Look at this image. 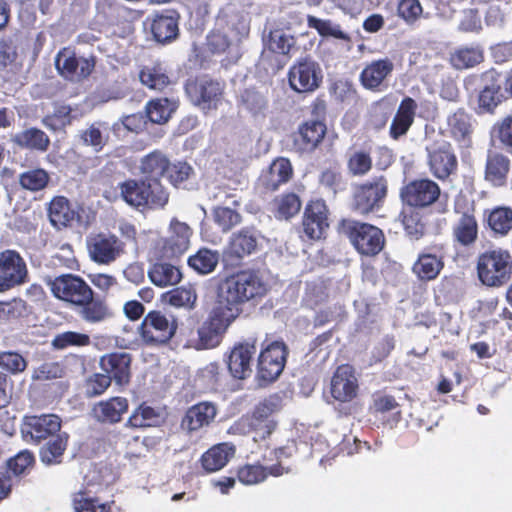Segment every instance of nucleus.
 <instances>
[{
  "instance_id": "1",
  "label": "nucleus",
  "mask_w": 512,
  "mask_h": 512,
  "mask_svg": "<svg viewBox=\"0 0 512 512\" xmlns=\"http://www.w3.org/2000/svg\"><path fill=\"white\" fill-rule=\"evenodd\" d=\"M269 290V284L253 268L240 269L223 277L216 286L214 305L198 327L194 348L218 347L229 327L243 313L244 305L260 304Z\"/></svg>"
},
{
  "instance_id": "2",
  "label": "nucleus",
  "mask_w": 512,
  "mask_h": 512,
  "mask_svg": "<svg viewBox=\"0 0 512 512\" xmlns=\"http://www.w3.org/2000/svg\"><path fill=\"white\" fill-rule=\"evenodd\" d=\"M51 294L78 310L82 320L90 324L106 321L112 312L104 299L95 297L90 285L79 275L65 273L45 279Z\"/></svg>"
},
{
  "instance_id": "3",
  "label": "nucleus",
  "mask_w": 512,
  "mask_h": 512,
  "mask_svg": "<svg viewBox=\"0 0 512 512\" xmlns=\"http://www.w3.org/2000/svg\"><path fill=\"white\" fill-rule=\"evenodd\" d=\"M283 408V399L277 394H270L255 404L251 412L242 415L229 428L232 435L254 433V441H264L271 437L278 427L275 415Z\"/></svg>"
},
{
  "instance_id": "4",
  "label": "nucleus",
  "mask_w": 512,
  "mask_h": 512,
  "mask_svg": "<svg viewBox=\"0 0 512 512\" xmlns=\"http://www.w3.org/2000/svg\"><path fill=\"white\" fill-rule=\"evenodd\" d=\"M118 188L120 198L139 211L164 209L170 198L168 189L157 178H128Z\"/></svg>"
},
{
  "instance_id": "5",
  "label": "nucleus",
  "mask_w": 512,
  "mask_h": 512,
  "mask_svg": "<svg viewBox=\"0 0 512 512\" xmlns=\"http://www.w3.org/2000/svg\"><path fill=\"white\" fill-rule=\"evenodd\" d=\"M338 232L345 236L362 256L374 257L385 247L384 232L367 222L350 218L341 219L338 223Z\"/></svg>"
},
{
  "instance_id": "6",
  "label": "nucleus",
  "mask_w": 512,
  "mask_h": 512,
  "mask_svg": "<svg viewBox=\"0 0 512 512\" xmlns=\"http://www.w3.org/2000/svg\"><path fill=\"white\" fill-rule=\"evenodd\" d=\"M456 219L451 226V239L455 247L470 248L479 238V224L476 217L475 202L465 194L459 193L453 201Z\"/></svg>"
},
{
  "instance_id": "7",
  "label": "nucleus",
  "mask_w": 512,
  "mask_h": 512,
  "mask_svg": "<svg viewBox=\"0 0 512 512\" xmlns=\"http://www.w3.org/2000/svg\"><path fill=\"white\" fill-rule=\"evenodd\" d=\"M476 269L483 285L503 287L512 278V254L501 247L486 250L478 256Z\"/></svg>"
},
{
  "instance_id": "8",
  "label": "nucleus",
  "mask_w": 512,
  "mask_h": 512,
  "mask_svg": "<svg viewBox=\"0 0 512 512\" xmlns=\"http://www.w3.org/2000/svg\"><path fill=\"white\" fill-rule=\"evenodd\" d=\"M177 330L178 321L174 316L160 310H151L144 315L138 334L146 346L160 348L171 342Z\"/></svg>"
},
{
  "instance_id": "9",
  "label": "nucleus",
  "mask_w": 512,
  "mask_h": 512,
  "mask_svg": "<svg viewBox=\"0 0 512 512\" xmlns=\"http://www.w3.org/2000/svg\"><path fill=\"white\" fill-rule=\"evenodd\" d=\"M500 76V73L494 68L472 76V79L480 86L476 96V105L473 107L476 115H494L497 108L505 101L506 97L502 92Z\"/></svg>"
},
{
  "instance_id": "10",
  "label": "nucleus",
  "mask_w": 512,
  "mask_h": 512,
  "mask_svg": "<svg viewBox=\"0 0 512 512\" xmlns=\"http://www.w3.org/2000/svg\"><path fill=\"white\" fill-rule=\"evenodd\" d=\"M62 420L53 413L27 414L22 418L20 432L22 438L39 445L61 431Z\"/></svg>"
},
{
  "instance_id": "11",
  "label": "nucleus",
  "mask_w": 512,
  "mask_h": 512,
  "mask_svg": "<svg viewBox=\"0 0 512 512\" xmlns=\"http://www.w3.org/2000/svg\"><path fill=\"white\" fill-rule=\"evenodd\" d=\"M440 195L439 184L428 177L413 179L400 190L403 205L413 209L429 208L439 200Z\"/></svg>"
},
{
  "instance_id": "12",
  "label": "nucleus",
  "mask_w": 512,
  "mask_h": 512,
  "mask_svg": "<svg viewBox=\"0 0 512 512\" xmlns=\"http://www.w3.org/2000/svg\"><path fill=\"white\" fill-rule=\"evenodd\" d=\"M58 74L68 81H82L87 79L94 71L95 56L78 57L72 47L61 48L54 60Z\"/></svg>"
},
{
  "instance_id": "13",
  "label": "nucleus",
  "mask_w": 512,
  "mask_h": 512,
  "mask_svg": "<svg viewBox=\"0 0 512 512\" xmlns=\"http://www.w3.org/2000/svg\"><path fill=\"white\" fill-rule=\"evenodd\" d=\"M388 193V181L385 176H377L355 187L353 210L368 215L378 209Z\"/></svg>"
},
{
  "instance_id": "14",
  "label": "nucleus",
  "mask_w": 512,
  "mask_h": 512,
  "mask_svg": "<svg viewBox=\"0 0 512 512\" xmlns=\"http://www.w3.org/2000/svg\"><path fill=\"white\" fill-rule=\"evenodd\" d=\"M290 88L297 93H312L322 84L320 65L309 57L297 60L287 74Z\"/></svg>"
},
{
  "instance_id": "15",
  "label": "nucleus",
  "mask_w": 512,
  "mask_h": 512,
  "mask_svg": "<svg viewBox=\"0 0 512 512\" xmlns=\"http://www.w3.org/2000/svg\"><path fill=\"white\" fill-rule=\"evenodd\" d=\"M326 135L327 126L323 120H305L291 135L292 148L299 155L312 154L321 147Z\"/></svg>"
},
{
  "instance_id": "16",
  "label": "nucleus",
  "mask_w": 512,
  "mask_h": 512,
  "mask_svg": "<svg viewBox=\"0 0 512 512\" xmlns=\"http://www.w3.org/2000/svg\"><path fill=\"white\" fill-rule=\"evenodd\" d=\"M258 238L253 228L244 227L231 234L222 252V259L226 265L240 266L243 260L256 252Z\"/></svg>"
},
{
  "instance_id": "17",
  "label": "nucleus",
  "mask_w": 512,
  "mask_h": 512,
  "mask_svg": "<svg viewBox=\"0 0 512 512\" xmlns=\"http://www.w3.org/2000/svg\"><path fill=\"white\" fill-rule=\"evenodd\" d=\"M330 211L321 198L310 199L302 216L301 226L303 235L307 240H320L329 228Z\"/></svg>"
},
{
  "instance_id": "18",
  "label": "nucleus",
  "mask_w": 512,
  "mask_h": 512,
  "mask_svg": "<svg viewBox=\"0 0 512 512\" xmlns=\"http://www.w3.org/2000/svg\"><path fill=\"white\" fill-rule=\"evenodd\" d=\"M90 259L99 265H109L124 253V242L115 234L99 232L86 239Z\"/></svg>"
},
{
  "instance_id": "19",
  "label": "nucleus",
  "mask_w": 512,
  "mask_h": 512,
  "mask_svg": "<svg viewBox=\"0 0 512 512\" xmlns=\"http://www.w3.org/2000/svg\"><path fill=\"white\" fill-rule=\"evenodd\" d=\"M289 350L283 341H273L263 348L257 359L259 378L272 382L285 368Z\"/></svg>"
},
{
  "instance_id": "20",
  "label": "nucleus",
  "mask_w": 512,
  "mask_h": 512,
  "mask_svg": "<svg viewBox=\"0 0 512 512\" xmlns=\"http://www.w3.org/2000/svg\"><path fill=\"white\" fill-rule=\"evenodd\" d=\"M429 170L432 175L441 180H447L458 170V159L452 144L442 140L427 148Z\"/></svg>"
},
{
  "instance_id": "21",
  "label": "nucleus",
  "mask_w": 512,
  "mask_h": 512,
  "mask_svg": "<svg viewBox=\"0 0 512 512\" xmlns=\"http://www.w3.org/2000/svg\"><path fill=\"white\" fill-rule=\"evenodd\" d=\"M0 281L6 291L29 282V270L25 259L14 249L0 252Z\"/></svg>"
},
{
  "instance_id": "22",
  "label": "nucleus",
  "mask_w": 512,
  "mask_h": 512,
  "mask_svg": "<svg viewBox=\"0 0 512 512\" xmlns=\"http://www.w3.org/2000/svg\"><path fill=\"white\" fill-rule=\"evenodd\" d=\"M192 234L193 230L188 224L173 218L169 224L168 236L161 238L157 243L161 256L167 259L182 256L190 246Z\"/></svg>"
},
{
  "instance_id": "23",
  "label": "nucleus",
  "mask_w": 512,
  "mask_h": 512,
  "mask_svg": "<svg viewBox=\"0 0 512 512\" xmlns=\"http://www.w3.org/2000/svg\"><path fill=\"white\" fill-rule=\"evenodd\" d=\"M224 84L204 76L187 85L193 103L203 111L215 110L222 101Z\"/></svg>"
},
{
  "instance_id": "24",
  "label": "nucleus",
  "mask_w": 512,
  "mask_h": 512,
  "mask_svg": "<svg viewBox=\"0 0 512 512\" xmlns=\"http://www.w3.org/2000/svg\"><path fill=\"white\" fill-rule=\"evenodd\" d=\"M257 350V338L249 337L236 343L227 357L230 375L237 380H245L252 375V359Z\"/></svg>"
},
{
  "instance_id": "25",
  "label": "nucleus",
  "mask_w": 512,
  "mask_h": 512,
  "mask_svg": "<svg viewBox=\"0 0 512 512\" xmlns=\"http://www.w3.org/2000/svg\"><path fill=\"white\" fill-rule=\"evenodd\" d=\"M358 392L359 384L354 368L349 364L338 366L331 378V396L338 402L347 403L354 400Z\"/></svg>"
},
{
  "instance_id": "26",
  "label": "nucleus",
  "mask_w": 512,
  "mask_h": 512,
  "mask_svg": "<svg viewBox=\"0 0 512 512\" xmlns=\"http://www.w3.org/2000/svg\"><path fill=\"white\" fill-rule=\"evenodd\" d=\"M132 355L127 352H111L100 357V368L119 386L131 380Z\"/></svg>"
},
{
  "instance_id": "27",
  "label": "nucleus",
  "mask_w": 512,
  "mask_h": 512,
  "mask_svg": "<svg viewBox=\"0 0 512 512\" xmlns=\"http://www.w3.org/2000/svg\"><path fill=\"white\" fill-rule=\"evenodd\" d=\"M393 70L394 63L388 57L372 60L361 71L359 80L364 88L380 91L382 87L387 86L385 82Z\"/></svg>"
},
{
  "instance_id": "28",
  "label": "nucleus",
  "mask_w": 512,
  "mask_h": 512,
  "mask_svg": "<svg viewBox=\"0 0 512 512\" xmlns=\"http://www.w3.org/2000/svg\"><path fill=\"white\" fill-rule=\"evenodd\" d=\"M472 115L465 108L460 107L447 116V131L449 136L458 144L469 146L474 133Z\"/></svg>"
},
{
  "instance_id": "29",
  "label": "nucleus",
  "mask_w": 512,
  "mask_h": 512,
  "mask_svg": "<svg viewBox=\"0 0 512 512\" xmlns=\"http://www.w3.org/2000/svg\"><path fill=\"white\" fill-rule=\"evenodd\" d=\"M179 13L174 9H167L154 15L150 29L154 39L160 43H169L179 34Z\"/></svg>"
},
{
  "instance_id": "30",
  "label": "nucleus",
  "mask_w": 512,
  "mask_h": 512,
  "mask_svg": "<svg viewBox=\"0 0 512 512\" xmlns=\"http://www.w3.org/2000/svg\"><path fill=\"white\" fill-rule=\"evenodd\" d=\"M47 216L51 225L57 230L72 227L80 218L70 200L65 196H54L47 207Z\"/></svg>"
},
{
  "instance_id": "31",
  "label": "nucleus",
  "mask_w": 512,
  "mask_h": 512,
  "mask_svg": "<svg viewBox=\"0 0 512 512\" xmlns=\"http://www.w3.org/2000/svg\"><path fill=\"white\" fill-rule=\"evenodd\" d=\"M293 167L288 158L278 157L259 178L261 187L267 192H274L293 176Z\"/></svg>"
},
{
  "instance_id": "32",
  "label": "nucleus",
  "mask_w": 512,
  "mask_h": 512,
  "mask_svg": "<svg viewBox=\"0 0 512 512\" xmlns=\"http://www.w3.org/2000/svg\"><path fill=\"white\" fill-rule=\"evenodd\" d=\"M128 409L129 402L127 398L115 396L94 404L91 413L93 418L100 423L116 424L122 420Z\"/></svg>"
},
{
  "instance_id": "33",
  "label": "nucleus",
  "mask_w": 512,
  "mask_h": 512,
  "mask_svg": "<svg viewBox=\"0 0 512 512\" xmlns=\"http://www.w3.org/2000/svg\"><path fill=\"white\" fill-rule=\"evenodd\" d=\"M511 168V161L502 152L488 151L484 179L493 187H503L507 184L508 175Z\"/></svg>"
},
{
  "instance_id": "34",
  "label": "nucleus",
  "mask_w": 512,
  "mask_h": 512,
  "mask_svg": "<svg viewBox=\"0 0 512 512\" xmlns=\"http://www.w3.org/2000/svg\"><path fill=\"white\" fill-rule=\"evenodd\" d=\"M417 107L412 97L406 96L401 100L389 128L390 138L399 140L407 134L414 123Z\"/></svg>"
},
{
  "instance_id": "35",
  "label": "nucleus",
  "mask_w": 512,
  "mask_h": 512,
  "mask_svg": "<svg viewBox=\"0 0 512 512\" xmlns=\"http://www.w3.org/2000/svg\"><path fill=\"white\" fill-rule=\"evenodd\" d=\"M487 229L494 238L507 237L512 232V207L498 205L484 211Z\"/></svg>"
},
{
  "instance_id": "36",
  "label": "nucleus",
  "mask_w": 512,
  "mask_h": 512,
  "mask_svg": "<svg viewBox=\"0 0 512 512\" xmlns=\"http://www.w3.org/2000/svg\"><path fill=\"white\" fill-rule=\"evenodd\" d=\"M216 414V407L212 403H197L186 411L181 421V428L189 433L197 431L204 426H208Z\"/></svg>"
},
{
  "instance_id": "37",
  "label": "nucleus",
  "mask_w": 512,
  "mask_h": 512,
  "mask_svg": "<svg viewBox=\"0 0 512 512\" xmlns=\"http://www.w3.org/2000/svg\"><path fill=\"white\" fill-rule=\"evenodd\" d=\"M444 268V256L421 252L412 266V272L421 281L435 280Z\"/></svg>"
},
{
  "instance_id": "38",
  "label": "nucleus",
  "mask_w": 512,
  "mask_h": 512,
  "mask_svg": "<svg viewBox=\"0 0 512 512\" xmlns=\"http://www.w3.org/2000/svg\"><path fill=\"white\" fill-rule=\"evenodd\" d=\"M12 142L21 149L46 152L50 147L49 136L37 127H30L16 133L12 137Z\"/></svg>"
},
{
  "instance_id": "39",
  "label": "nucleus",
  "mask_w": 512,
  "mask_h": 512,
  "mask_svg": "<svg viewBox=\"0 0 512 512\" xmlns=\"http://www.w3.org/2000/svg\"><path fill=\"white\" fill-rule=\"evenodd\" d=\"M169 157L161 150H153L140 160V172L145 179H158L164 177L169 167Z\"/></svg>"
},
{
  "instance_id": "40",
  "label": "nucleus",
  "mask_w": 512,
  "mask_h": 512,
  "mask_svg": "<svg viewBox=\"0 0 512 512\" xmlns=\"http://www.w3.org/2000/svg\"><path fill=\"white\" fill-rule=\"evenodd\" d=\"M235 448L229 443L212 446L201 456V465L207 472H215L223 468L234 455Z\"/></svg>"
},
{
  "instance_id": "41",
  "label": "nucleus",
  "mask_w": 512,
  "mask_h": 512,
  "mask_svg": "<svg viewBox=\"0 0 512 512\" xmlns=\"http://www.w3.org/2000/svg\"><path fill=\"white\" fill-rule=\"evenodd\" d=\"M302 207L300 196L295 192H284L272 201V213L278 220H290Z\"/></svg>"
},
{
  "instance_id": "42",
  "label": "nucleus",
  "mask_w": 512,
  "mask_h": 512,
  "mask_svg": "<svg viewBox=\"0 0 512 512\" xmlns=\"http://www.w3.org/2000/svg\"><path fill=\"white\" fill-rule=\"evenodd\" d=\"M69 435L66 432H59L50 437L41 447L40 460L47 465L59 464L68 446Z\"/></svg>"
},
{
  "instance_id": "43",
  "label": "nucleus",
  "mask_w": 512,
  "mask_h": 512,
  "mask_svg": "<svg viewBox=\"0 0 512 512\" xmlns=\"http://www.w3.org/2000/svg\"><path fill=\"white\" fill-rule=\"evenodd\" d=\"M220 254L217 250L200 248L187 259L188 266L199 275H208L215 271L219 264Z\"/></svg>"
},
{
  "instance_id": "44",
  "label": "nucleus",
  "mask_w": 512,
  "mask_h": 512,
  "mask_svg": "<svg viewBox=\"0 0 512 512\" xmlns=\"http://www.w3.org/2000/svg\"><path fill=\"white\" fill-rule=\"evenodd\" d=\"M149 279L158 287L173 286L180 282V270L169 263H155L148 272Z\"/></svg>"
},
{
  "instance_id": "45",
  "label": "nucleus",
  "mask_w": 512,
  "mask_h": 512,
  "mask_svg": "<svg viewBox=\"0 0 512 512\" xmlns=\"http://www.w3.org/2000/svg\"><path fill=\"white\" fill-rule=\"evenodd\" d=\"M240 105L253 117L265 118L268 111V99L255 88H247L240 95Z\"/></svg>"
},
{
  "instance_id": "46",
  "label": "nucleus",
  "mask_w": 512,
  "mask_h": 512,
  "mask_svg": "<svg viewBox=\"0 0 512 512\" xmlns=\"http://www.w3.org/2000/svg\"><path fill=\"white\" fill-rule=\"evenodd\" d=\"M139 78L143 85L158 91H162L171 82L166 69L161 63L144 66L139 72Z\"/></svg>"
},
{
  "instance_id": "47",
  "label": "nucleus",
  "mask_w": 512,
  "mask_h": 512,
  "mask_svg": "<svg viewBox=\"0 0 512 512\" xmlns=\"http://www.w3.org/2000/svg\"><path fill=\"white\" fill-rule=\"evenodd\" d=\"M175 109V102L166 97L151 99L145 105L148 120L155 124L166 123Z\"/></svg>"
},
{
  "instance_id": "48",
  "label": "nucleus",
  "mask_w": 512,
  "mask_h": 512,
  "mask_svg": "<svg viewBox=\"0 0 512 512\" xmlns=\"http://www.w3.org/2000/svg\"><path fill=\"white\" fill-rule=\"evenodd\" d=\"M449 60L457 70L469 69L483 62L484 53L479 47H460L451 53Z\"/></svg>"
},
{
  "instance_id": "49",
  "label": "nucleus",
  "mask_w": 512,
  "mask_h": 512,
  "mask_svg": "<svg viewBox=\"0 0 512 512\" xmlns=\"http://www.w3.org/2000/svg\"><path fill=\"white\" fill-rule=\"evenodd\" d=\"M371 409L376 414H385L391 412V420H389L391 425L397 424L402 419L399 403L396 401L394 396L389 394L376 392L373 395Z\"/></svg>"
},
{
  "instance_id": "50",
  "label": "nucleus",
  "mask_w": 512,
  "mask_h": 512,
  "mask_svg": "<svg viewBox=\"0 0 512 512\" xmlns=\"http://www.w3.org/2000/svg\"><path fill=\"white\" fill-rule=\"evenodd\" d=\"M166 297L171 306L187 310L195 309L198 299L196 289L191 285L174 288L166 293Z\"/></svg>"
},
{
  "instance_id": "51",
  "label": "nucleus",
  "mask_w": 512,
  "mask_h": 512,
  "mask_svg": "<svg viewBox=\"0 0 512 512\" xmlns=\"http://www.w3.org/2000/svg\"><path fill=\"white\" fill-rule=\"evenodd\" d=\"M50 182V175L43 168H34L22 172L19 175L20 186L31 192H38L45 189Z\"/></svg>"
},
{
  "instance_id": "52",
  "label": "nucleus",
  "mask_w": 512,
  "mask_h": 512,
  "mask_svg": "<svg viewBox=\"0 0 512 512\" xmlns=\"http://www.w3.org/2000/svg\"><path fill=\"white\" fill-rule=\"evenodd\" d=\"M490 135L512 155V114L497 120L491 127Z\"/></svg>"
},
{
  "instance_id": "53",
  "label": "nucleus",
  "mask_w": 512,
  "mask_h": 512,
  "mask_svg": "<svg viewBox=\"0 0 512 512\" xmlns=\"http://www.w3.org/2000/svg\"><path fill=\"white\" fill-rule=\"evenodd\" d=\"M160 414L153 407L142 403L127 420V426L132 428H144L154 426L159 421Z\"/></svg>"
},
{
  "instance_id": "54",
  "label": "nucleus",
  "mask_w": 512,
  "mask_h": 512,
  "mask_svg": "<svg viewBox=\"0 0 512 512\" xmlns=\"http://www.w3.org/2000/svg\"><path fill=\"white\" fill-rule=\"evenodd\" d=\"M236 476L244 485H256L268 478V469L260 463H247L237 468Z\"/></svg>"
},
{
  "instance_id": "55",
  "label": "nucleus",
  "mask_w": 512,
  "mask_h": 512,
  "mask_svg": "<svg viewBox=\"0 0 512 512\" xmlns=\"http://www.w3.org/2000/svg\"><path fill=\"white\" fill-rule=\"evenodd\" d=\"M193 174L194 169L187 161L171 162L169 160V167L164 177L174 188H180Z\"/></svg>"
},
{
  "instance_id": "56",
  "label": "nucleus",
  "mask_w": 512,
  "mask_h": 512,
  "mask_svg": "<svg viewBox=\"0 0 512 512\" xmlns=\"http://www.w3.org/2000/svg\"><path fill=\"white\" fill-rule=\"evenodd\" d=\"M307 25L309 28L315 29L321 37H333L339 40L348 39V35L341 29V26L334 24L331 20L308 15Z\"/></svg>"
},
{
  "instance_id": "57",
  "label": "nucleus",
  "mask_w": 512,
  "mask_h": 512,
  "mask_svg": "<svg viewBox=\"0 0 512 512\" xmlns=\"http://www.w3.org/2000/svg\"><path fill=\"white\" fill-rule=\"evenodd\" d=\"M75 512H111V504L101 503L98 498L91 497L85 491H79L73 496Z\"/></svg>"
},
{
  "instance_id": "58",
  "label": "nucleus",
  "mask_w": 512,
  "mask_h": 512,
  "mask_svg": "<svg viewBox=\"0 0 512 512\" xmlns=\"http://www.w3.org/2000/svg\"><path fill=\"white\" fill-rule=\"evenodd\" d=\"M91 343L90 336L76 331H65L58 333L52 340V347L63 350L68 347H85Z\"/></svg>"
},
{
  "instance_id": "59",
  "label": "nucleus",
  "mask_w": 512,
  "mask_h": 512,
  "mask_svg": "<svg viewBox=\"0 0 512 512\" xmlns=\"http://www.w3.org/2000/svg\"><path fill=\"white\" fill-rule=\"evenodd\" d=\"M373 166L369 151H354L347 160V169L352 176L362 177L367 175Z\"/></svg>"
},
{
  "instance_id": "60",
  "label": "nucleus",
  "mask_w": 512,
  "mask_h": 512,
  "mask_svg": "<svg viewBox=\"0 0 512 512\" xmlns=\"http://www.w3.org/2000/svg\"><path fill=\"white\" fill-rule=\"evenodd\" d=\"M102 128L107 129L106 123L94 122L80 134L82 143L91 146L95 152H100L107 143L108 136H104Z\"/></svg>"
},
{
  "instance_id": "61",
  "label": "nucleus",
  "mask_w": 512,
  "mask_h": 512,
  "mask_svg": "<svg viewBox=\"0 0 512 512\" xmlns=\"http://www.w3.org/2000/svg\"><path fill=\"white\" fill-rule=\"evenodd\" d=\"M72 108L69 105L57 106L53 113L43 117L42 123L52 131H59L72 123Z\"/></svg>"
},
{
  "instance_id": "62",
  "label": "nucleus",
  "mask_w": 512,
  "mask_h": 512,
  "mask_svg": "<svg viewBox=\"0 0 512 512\" xmlns=\"http://www.w3.org/2000/svg\"><path fill=\"white\" fill-rule=\"evenodd\" d=\"M417 209H403L400 213L401 221L408 236L413 239H420L425 233V223Z\"/></svg>"
},
{
  "instance_id": "63",
  "label": "nucleus",
  "mask_w": 512,
  "mask_h": 512,
  "mask_svg": "<svg viewBox=\"0 0 512 512\" xmlns=\"http://www.w3.org/2000/svg\"><path fill=\"white\" fill-rule=\"evenodd\" d=\"M294 45L295 39L293 36L286 35L280 30H274L269 33L267 47L273 53L290 58Z\"/></svg>"
},
{
  "instance_id": "64",
  "label": "nucleus",
  "mask_w": 512,
  "mask_h": 512,
  "mask_svg": "<svg viewBox=\"0 0 512 512\" xmlns=\"http://www.w3.org/2000/svg\"><path fill=\"white\" fill-rule=\"evenodd\" d=\"M35 464V456L29 450H22L7 460V469L15 476L27 474Z\"/></svg>"
}]
</instances>
